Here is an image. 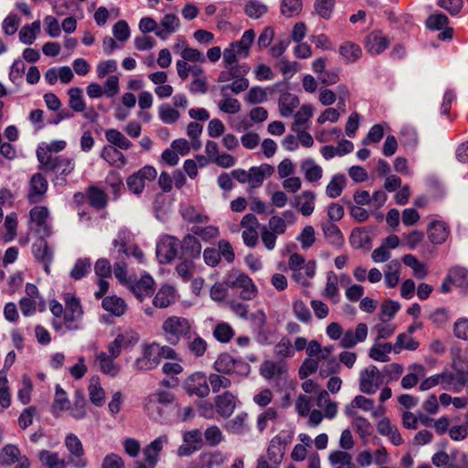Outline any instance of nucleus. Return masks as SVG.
<instances>
[{
	"instance_id": "obj_1",
	"label": "nucleus",
	"mask_w": 468,
	"mask_h": 468,
	"mask_svg": "<svg viewBox=\"0 0 468 468\" xmlns=\"http://www.w3.org/2000/svg\"><path fill=\"white\" fill-rule=\"evenodd\" d=\"M112 251L116 261L113 264V273L120 282H127V264L125 259L133 256L139 263H144V253L132 242V233L126 229H120L116 239H113Z\"/></svg>"
},
{
	"instance_id": "obj_2",
	"label": "nucleus",
	"mask_w": 468,
	"mask_h": 468,
	"mask_svg": "<svg viewBox=\"0 0 468 468\" xmlns=\"http://www.w3.org/2000/svg\"><path fill=\"white\" fill-rule=\"evenodd\" d=\"M37 157L41 165V168L46 172L58 173L57 176V184H65L66 176L69 175L75 167L72 159L55 155L48 149L38 147L37 150Z\"/></svg>"
},
{
	"instance_id": "obj_3",
	"label": "nucleus",
	"mask_w": 468,
	"mask_h": 468,
	"mask_svg": "<svg viewBox=\"0 0 468 468\" xmlns=\"http://www.w3.org/2000/svg\"><path fill=\"white\" fill-rule=\"evenodd\" d=\"M65 310L62 319H53L52 327L57 332L75 331L80 328V321L83 310L80 300L71 293H65Z\"/></svg>"
},
{
	"instance_id": "obj_4",
	"label": "nucleus",
	"mask_w": 468,
	"mask_h": 468,
	"mask_svg": "<svg viewBox=\"0 0 468 468\" xmlns=\"http://www.w3.org/2000/svg\"><path fill=\"white\" fill-rule=\"evenodd\" d=\"M162 334L170 346H177L181 339H189L193 324L187 318L177 315L168 316L162 324Z\"/></svg>"
},
{
	"instance_id": "obj_5",
	"label": "nucleus",
	"mask_w": 468,
	"mask_h": 468,
	"mask_svg": "<svg viewBox=\"0 0 468 468\" xmlns=\"http://www.w3.org/2000/svg\"><path fill=\"white\" fill-rule=\"evenodd\" d=\"M384 382V376L375 365H369L359 374V390L367 395L375 394Z\"/></svg>"
},
{
	"instance_id": "obj_6",
	"label": "nucleus",
	"mask_w": 468,
	"mask_h": 468,
	"mask_svg": "<svg viewBox=\"0 0 468 468\" xmlns=\"http://www.w3.org/2000/svg\"><path fill=\"white\" fill-rule=\"evenodd\" d=\"M159 405H175L179 410L176 396L170 391L158 390L147 398L145 408L148 414L154 419H162L163 417Z\"/></svg>"
},
{
	"instance_id": "obj_7",
	"label": "nucleus",
	"mask_w": 468,
	"mask_h": 468,
	"mask_svg": "<svg viewBox=\"0 0 468 468\" xmlns=\"http://www.w3.org/2000/svg\"><path fill=\"white\" fill-rule=\"evenodd\" d=\"M159 364L156 342L143 344L141 356L135 359L133 367L138 371H149L157 367Z\"/></svg>"
},
{
	"instance_id": "obj_8",
	"label": "nucleus",
	"mask_w": 468,
	"mask_h": 468,
	"mask_svg": "<svg viewBox=\"0 0 468 468\" xmlns=\"http://www.w3.org/2000/svg\"><path fill=\"white\" fill-rule=\"evenodd\" d=\"M156 176L157 171L154 166L144 165L129 176L126 179V184L131 192L135 195H141L145 187L146 182L154 180Z\"/></svg>"
},
{
	"instance_id": "obj_9",
	"label": "nucleus",
	"mask_w": 468,
	"mask_h": 468,
	"mask_svg": "<svg viewBox=\"0 0 468 468\" xmlns=\"http://www.w3.org/2000/svg\"><path fill=\"white\" fill-rule=\"evenodd\" d=\"M228 284L235 289L240 290L239 296L243 300H253L258 293L256 285L252 280L243 272H235L229 276Z\"/></svg>"
},
{
	"instance_id": "obj_10",
	"label": "nucleus",
	"mask_w": 468,
	"mask_h": 468,
	"mask_svg": "<svg viewBox=\"0 0 468 468\" xmlns=\"http://www.w3.org/2000/svg\"><path fill=\"white\" fill-rule=\"evenodd\" d=\"M179 240L170 235L163 236L156 245V257L161 264L170 263L178 253Z\"/></svg>"
},
{
	"instance_id": "obj_11",
	"label": "nucleus",
	"mask_w": 468,
	"mask_h": 468,
	"mask_svg": "<svg viewBox=\"0 0 468 468\" xmlns=\"http://www.w3.org/2000/svg\"><path fill=\"white\" fill-rule=\"evenodd\" d=\"M121 283L128 286L140 302H143L146 297L152 296L154 292L155 282L148 274L143 275L138 280H132L127 277V282Z\"/></svg>"
},
{
	"instance_id": "obj_12",
	"label": "nucleus",
	"mask_w": 468,
	"mask_h": 468,
	"mask_svg": "<svg viewBox=\"0 0 468 468\" xmlns=\"http://www.w3.org/2000/svg\"><path fill=\"white\" fill-rule=\"evenodd\" d=\"M47 237L41 236L32 244V254L39 264L43 265L47 274L50 273V265L54 260V250L46 240Z\"/></svg>"
},
{
	"instance_id": "obj_13",
	"label": "nucleus",
	"mask_w": 468,
	"mask_h": 468,
	"mask_svg": "<svg viewBox=\"0 0 468 468\" xmlns=\"http://www.w3.org/2000/svg\"><path fill=\"white\" fill-rule=\"evenodd\" d=\"M65 446L69 452V460L75 468H86L88 460L84 457V449L80 440L73 433L65 438Z\"/></svg>"
},
{
	"instance_id": "obj_14",
	"label": "nucleus",
	"mask_w": 468,
	"mask_h": 468,
	"mask_svg": "<svg viewBox=\"0 0 468 468\" xmlns=\"http://www.w3.org/2000/svg\"><path fill=\"white\" fill-rule=\"evenodd\" d=\"M184 389L190 396H197L198 398H206L208 396L210 388L207 383V378L205 374L196 372L190 375L184 382Z\"/></svg>"
},
{
	"instance_id": "obj_15",
	"label": "nucleus",
	"mask_w": 468,
	"mask_h": 468,
	"mask_svg": "<svg viewBox=\"0 0 468 468\" xmlns=\"http://www.w3.org/2000/svg\"><path fill=\"white\" fill-rule=\"evenodd\" d=\"M240 227L242 228V239L246 246L253 248L257 245L259 239L258 229L260 222L255 215L249 213L246 214L241 221Z\"/></svg>"
},
{
	"instance_id": "obj_16",
	"label": "nucleus",
	"mask_w": 468,
	"mask_h": 468,
	"mask_svg": "<svg viewBox=\"0 0 468 468\" xmlns=\"http://www.w3.org/2000/svg\"><path fill=\"white\" fill-rule=\"evenodd\" d=\"M48 186V180L42 174H34L30 178L27 195L28 202L30 204L41 203L45 199Z\"/></svg>"
},
{
	"instance_id": "obj_17",
	"label": "nucleus",
	"mask_w": 468,
	"mask_h": 468,
	"mask_svg": "<svg viewBox=\"0 0 468 468\" xmlns=\"http://www.w3.org/2000/svg\"><path fill=\"white\" fill-rule=\"evenodd\" d=\"M30 220L36 225V231L44 237H50L52 228L48 222L49 211L45 206H36L29 212Z\"/></svg>"
},
{
	"instance_id": "obj_18",
	"label": "nucleus",
	"mask_w": 468,
	"mask_h": 468,
	"mask_svg": "<svg viewBox=\"0 0 468 468\" xmlns=\"http://www.w3.org/2000/svg\"><path fill=\"white\" fill-rule=\"evenodd\" d=\"M139 341V335L133 332L118 334L113 341L108 345V355L117 358L123 348L133 346Z\"/></svg>"
},
{
	"instance_id": "obj_19",
	"label": "nucleus",
	"mask_w": 468,
	"mask_h": 468,
	"mask_svg": "<svg viewBox=\"0 0 468 468\" xmlns=\"http://www.w3.org/2000/svg\"><path fill=\"white\" fill-rule=\"evenodd\" d=\"M367 335V325L365 323H359L355 329L350 328L345 331L340 341V346L346 349L353 348L358 343L364 342Z\"/></svg>"
},
{
	"instance_id": "obj_20",
	"label": "nucleus",
	"mask_w": 468,
	"mask_h": 468,
	"mask_svg": "<svg viewBox=\"0 0 468 468\" xmlns=\"http://www.w3.org/2000/svg\"><path fill=\"white\" fill-rule=\"evenodd\" d=\"M389 45L387 36L380 30H374L365 37L364 46L367 53L373 56L381 54Z\"/></svg>"
},
{
	"instance_id": "obj_21",
	"label": "nucleus",
	"mask_w": 468,
	"mask_h": 468,
	"mask_svg": "<svg viewBox=\"0 0 468 468\" xmlns=\"http://www.w3.org/2000/svg\"><path fill=\"white\" fill-rule=\"evenodd\" d=\"M237 402V397L229 391H225L221 395H218L214 400L217 412L223 418H229L232 415L236 409Z\"/></svg>"
},
{
	"instance_id": "obj_22",
	"label": "nucleus",
	"mask_w": 468,
	"mask_h": 468,
	"mask_svg": "<svg viewBox=\"0 0 468 468\" xmlns=\"http://www.w3.org/2000/svg\"><path fill=\"white\" fill-rule=\"evenodd\" d=\"M179 245L183 255L189 260L198 259L201 255L202 245L197 238L192 233L184 236Z\"/></svg>"
},
{
	"instance_id": "obj_23",
	"label": "nucleus",
	"mask_w": 468,
	"mask_h": 468,
	"mask_svg": "<svg viewBox=\"0 0 468 468\" xmlns=\"http://www.w3.org/2000/svg\"><path fill=\"white\" fill-rule=\"evenodd\" d=\"M168 442V436L163 434L143 449L144 460L157 464L164 445Z\"/></svg>"
},
{
	"instance_id": "obj_24",
	"label": "nucleus",
	"mask_w": 468,
	"mask_h": 468,
	"mask_svg": "<svg viewBox=\"0 0 468 468\" xmlns=\"http://www.w3.org/2000/svg\"><path fill=\"white\" fill-rule=\"evenodd\" d=\"M321 228L327 242L335 247L341 248L345 243V238L337 225L331 221L322 222Z\"/></svg>"
},
{
	"instance_id": "obj_25",
	"label": "nucleus",
	"mask_w": 468,
	"mask_h": 468,
	"mask_svg": "<svg viewBox=\"0 0 468 468\" xmlns=\"http://www.w3.org/2000/svg\"><path fill=\"white\" fill-rule=\"evenodd\" d=\"M274 172V167L268 164H262L260 166H252L249 170V184L251 188L260 187L266 176H271Z\"/></svg>"
},
{
	"instance_id": "obj_26",
	"label": "nucleus",
	"mask_w": 468,
	"mask_h": 468,
	"mask_svg": "<svg viewBox=\"0 0 468 468\" xmlns=\"http://www.w3.org/2000/svg\"><path fill=\"white\" fill-rule=\"evenodd\" d=\"M377 430L380 435L388 437L394 445L399 446L403 443L398 428L391 423L388 418L381 419L377 425Z\"/></svg>"
},
{
	"instance_id": "obj_27",
	"label": "nucleus",
	"mask_w": 468,
	"mask_h": 468,
	"mask_svg": "<svg viewBox=\"0 0 468 468\" xmlns=\"http://www.w3.org/2000/svg\"><path fill=\"white\" fill-rule=\"evenodd\" d=\"M86 197L90 206L96 210L105 208L109 200V197L106 192L95 186H90L87 187Z\"/></svg>"
},
{
	"instance_id": "obj_28",
	"label": "nucleus",
	"mask_w": 468,
	"mask_h": 468,
	"mask_svg": "<svg viewBox=\"0 0 468 468\" xmlns=\"http://www.w3.org/2000/svg\"><path fill=\"white\" fill-rule=\"evenodd\" d=\"M180 27L179 18L174 14H166L160 22V27L155 31V35L165 40L170 35L177 31Z\"/></svg>"
},
{
	"instance_id": "obj_29",
	"label": "nucleus",
	"mask_w": 468,
	"mask_h": 468,
	"mask_svg": "<svg viewBox=\"0 0 468 468\" xmlns=\"http://www.w3.org/2000/svg\"><path fill=\"white\" fill-rule=\"evenodd\" d=\"M120 150L112 145H105L101 151V157L109 165L117 168H122L126 165L127 159Z\"/></svg>"
},
{
	"instance_id": "obj_30",
	"label": "nucleus",
	"mask_w": 468,
	"mask_h": 468,
	"mask_svg": "<svg viewBox=\"0 0 468 468\" xmlns=\"http://www.w3.org/2000/svg\"><path fill=\"white\" fill-rule=\"evenodd\" d=\"M176 302V290L170 285H163L159 288L153 299L155 308H166Z\"/></svg>"
},
{
	"instance_id": "obj_31",
	"label": "nucleus",
	"mask_w": 468,
	"mask_h": 468,
	"mask_svg": "<svg viewBox=\"0 0 468 468\" xmlns=\"http://www.w3.org/2000/svg\"><path fill=\"white\" fill-rule=\"evenodd\" d=\"M314 200L315 194L313 191L306 190L295 197L293 205L302 215L307 217L314 210Z\"/></svg>"
},
{
	"instance_id": "obj_32",
	"label": "nucleus",
	"mask_w": 468,
	"mask_h": 468,
	"mask_svg": "<svg viewBox=\"0 0 468 468\" xmlns=\"http://www.w3.org/2000/svg\"><path fill=\"white\" fill-rule=\"evenodd\" d=\"M449 228L442 221H434L428 227V237L431 243L441 244L449 236Z\"/></svg>"
},
{
	"instance_id": "obj_33",
	"label": "nucleus",
	"mask_w": 468,
	"mask_h": 468,
	"mask_svg": "<svg viewBox=\"0 0 468 468\" xmlns=\"http://www.w3.org/2000/svg\"><path fill=\"white\" fill-rule=\"evenodd\" d=\"M114 357L109 356L106 352H100L96 355V360L100 370L106 375L115 377L120 371L119 366L114 362Z\"/></svg>"
},
{
	"instance_id": "obj_34",
	"label": "nucleus",
	"mask_w": 468,
	"mask_h": 468,
	"mask_svg": "<svg viewBox=\"0 0 468 468\" xmlns=\"http://www.w3.org/2000/svg\"><path fill=\"white\" fill-rule=\"evenodd\" d=\"M339 54L346 63H355L361 58L362 49L357 44L346 41L339 47Z\"/></svg>"
},
{
	"instance_id": "obj_35",
	"label": "nucleus",
	"mask_w": 468,
	"mask_h": 468,
	"mask_svg": "<svg viewBox=\"0 0 468 468\" xmlns=\"http://www.w3.org/2000/svg\"><path fill=\"white\" fill-rule=\"evenodd\" d=\"M105 138L112 146L121 150H128L133 146V143L117 129L106 130Z\"/></svg>"
},
{
	"instance_id": "obj_36",
	"label": "nucleus",
	"mask_w": 468,
	"mask_h": 468,
	"mask_svg": "<svg viewBox=\"0 0 468 468\" xmlns=\"http://www.w3.org/2000/svg\"><path fill=\"white\" fill-rule=\"evenodd\" d=\"M38 459L46 468H66L67 462L60 458L58 452L42 450L38 452Z\"/></svg>"
},
{
	"instance_id": "obj_37",
	"label": "nucleus",
	"mask_w": 468,
	"mask_h": 468,
	"mask_svg": "<svg viewBox=\"0 0 468 468\" xmlns=\"http://www.w3.org/2000/svg\"><path fill=\"white\" fill-rule=\"evenodd\" d=\"M101 305L105 311L115 316H122L124 314L127 308L125 302L116 295L105 297L102 300Z\"/></svg>"
},
{
	"instance_id": "obj_38",
	"label": "nucleus",
	"mask_w": 468,
	"mask_h": 468,
	"mask_svg": "<svg viewBox=\"0 0 468 468\" xmlns=\"http://www.w3.org/2000/svg\"><path fill=\"white\" fill-rule=\"evenodd\" d=\"M254 329L258 333V341L261 344L268 343L266 335L267 317L262 310H258L251 314L250 317Z\"/></svg>"
},
{
	"instance_id": "obj_39",
	"label": "nucleus",
	"mask_w": 468,
	"mask_h": 468,
	"mask_svg": "<svg viewBox=\"0 0 468 468\" xmlns=\"http://www.w3.org/2000/svg\"><path fill=\"white\" fill-rule=\"evenodd\" d=\"M316 404L320 408H324V417L327 419H334L337 414V404L331 400L328 391L323 389L319 391L317 396Z\"/></svg>"
},
{
	"instance_id": "obj_40",
	"label": "nucleus",
	"mask_w": 468,
	"mask_h": 468,
	"mask_svg": "<svg viewBox=\"0 0 468 468\" xmlns=\"http://www.w3.org/2000/svg\"><path fill=\"white\" fill-rule=\"evenodd\" d=\"M40 20H36L31 24L23 26L19 31V40L26 45L33 44L37 36L40 33Z\"/></svg>"
},
{
	"instance_id": "obj_41",
	"label": "nucleus",
	"mask_w": 468,
	"mask_h": 468,
	"mask_svg": "<svg viewBox=\"0 0 468 468\" xmlns=\"http://www.w3.org/2000/svg\"><path fill=\"white\" fill-rule=\"evenodd\" d=\"M400 262L398 260L389 261L384 270L385 283L388 288H394L399 282Z\"/></svg>"
},
{
	"instance_id": "obj_42",
	"label": "nucleus",
	"mask_w": 468,
	"mask_h": 468,
	"mask_svg": "<svg viewBox=\"0 0 468 468\" xmlns=\"http://www.w3.org/2000/svg\"><path fill=\"white\" fill-rule=\"evenodd\" d=\"M187 341L186 346L188 351L195 357H202L207 350V343L197 333L192 332V335Z\"/></svg>"
},
{
	"instance_id": "obj_43",
	"label": "nucleus",
	"mask_w": 468,
	"mask_h": 468,
	"mask_svg": "<svg viewBox=\"0 0 468 468\" xmlns=\"http://www.w3.org/2000/svg\"><path fill=\"white\" fill-rule=\"evenodd\" d=\"M394 350V346L390 343H376L371 346L369 350V357L378 362H388L389 353Z\"/></svg>"
},
{
	"instance_id": "obj_44",
	"label": "nucleus",
	"mask_w": 468,
	"mask_h": 468,
	"mask_svg": "<svg viewBox=\"0 0 468 468\" xmlns=\"http://www.w3.org/2000/svg\"><path fill=\"white\" fill-rule=\"evenodd\" d=\"M447 281L457 287L467 288L468 270L461 266L451 268L447 274Z\"/></svg>"
},
{
	"instance_id": "obj_45",
	"label": "nucleus",
	"mask_w": 468,
	"mask_h": 468,
	"mask_svg": "<svg viewBox=\"0 0 468 468\" xmlns=\"http://www.w3.org/2000/svg\"><path fill=\"white\" fill-rule=\"evenodd\" d=\"M255 38V33L252 29L246 30L241 38L238 41L232 42L231 45L237 49V53L240 58L249 56L250 48Z\"/></svg>"
},
{
	"instance_id": "obj_46",
	"label": "nucleus",
	"mask_w": 468,
	"mask_h": 468,
	"mask_svg": "<svg viewBox=\"0 0 468 468\" xmlns=\"http://www.w3.org/2000/svg\"><path fill=\"white\" fill-rule=\"evenodd\" d=\"M301 169L304 174V178L308 182H317L323 176V169L316 165L313 159H306L302 162Z\"/></svg>"
},
{
	"instance_id": "obj_47",
	"label": "nucleus",
	"mask_w": 468,
	"mask_h": 468,
	"mask_svg": "<svg viewBox=\"0 0 468 468\" xmlns=\"http://www.w3.org/2000/svg\"><path fill=\"white\" fill-rule=\"evenodd\" d=\"M349 241L355 249H369L371 238L364 228H357L353 229Z\"/></svg>"
},
{
	"instance_id": "obj_48",
	"label": "nucleus",
	"mask_w": 468,
	"mask_h": 468,
	"mask_svg": "<svg viewBox=\"0 0 468 468\" xmlns=\"http://www.w3.org/2000/svg\"><path fill=\"white\" fill-rule=\"evenodd\" d=\"M329 463L336 468H355L352 455L346 451H334L329 454Z\"/></svg>"
},
{
	"instance_id": "obj_49",
	"label": "nucleus",
	"mask_w": 468,
	"mask_h": 468,
	"mask_svg": "<svg viewBox=\"0 0 468 468\" xmlns=\"http://www.w3.org/2000/svg\"><path fill=\"white\" fill-rule=\"evenodd\" d=\"M346 185V178L343 174L335 175L326 186L325 193L330 198L338 197Z\"/></svg>"
},
{
	"instance_id": "obj_50",
	"label": "nucleus",
	"mask_w": 468,
	"mask_h": 468,
	"mask_svg": "<svg viewBox=\"0 0 468 468\" xmlns=\"http://www.w3.org/2000/svg\"><path fill=\"white\" fill-rule=\"evenodd\" d=\"M86 399L80 391H76L72 407H69V415L77 420H83L87 415Z\"/></svg>"
},
{
	"instance_id": "obj_51",
	"label": "nucleus",
	"mask_w": 468,
	"mask_h": 468,
	"mask_svg": "<svg viewBox=\"0 0 468 468\" xmlns=\"http://www.w3.org/2000/svg\"><path fill=\"white\" fill-rule=\"evenodd\" d=\"M69 409V400L66 391L59 386H56L55 398L52 403V412L54 415L58 416L61 411Z\"/></svg>"
},
{
	"instance_id": "obj_52",
	"label": "nucleus",
	"mask_w": 468,
	"mask_h": 468,
	"mask_svg": "<svg viewBox=\"0 0 468 468\" xmlns=\"http://www.w3.org/2000/svg\"><path fill=\"white\" fill-rule=\"evenodd\" d=\"M190 230L196 238H200L205 242H209L219 236L218 228L212 225L206 227L193 226Z\"/></svg>"
},
{
	"instance_id": "obj_53",
	"label": "nucleus",
	"mask_w": 468,
	"mask_h": 468,
	"mask_svg": "<svg viewBox=\"0 0 468 468\" xmlns=\"http://www.w3.org/2000/svg\"><path fill=\"white\" fill-rule=\"evenodd\" d=\"M235 358L228 353L220 354L214 362L213 368L216 372L225 375H232Z\"/></svg>"
},
{
	"instance_id": "obj_54",
	"label": "nucleus",
	"mask_w": 468,
	"mask_h": 468,
	"mask_svg": "<svg viewBox=\"0 0 468 468\" xmlns=\"http://www.w3.org/2000/svg\"><path fill=\"white\" fill-rule=\"evenodd\" d=\"M259 458H263L273 466L279 467L283 459V451L282 450L280 443H276L274 441H271L267 449L266 454L261 455Z\"/></svg>"
},
{
	"instance_id": "obj_55",
	"label": "nucleus",
	"mask_w": 468,
	"mask_h": 468,
	"mask_svg": "<svg viewBox=\"0 0 468 468\" xmlns=\"http://www.w3.org/2000/svg\"><path fill=\"white\" fill-rule=\"evenodd\" d=\"M90 400L97 407L101 406L105 400L104 389L101 387L98 378H92L88 388Z\"/></svg>"
},
{
	"instance_id": "obj_56",
	"label": "nucleus",
	"mask_w": 468,
	"mask_h": 468,
	"mask_svg": "<svg viewBox=\"0 0 468 468\" xmlns=\"http://www.w3.org/2000/svg\"><path fill=\"white\" fill-rule=\"evenodd\" d=\"M402 261L405 265L410 267L413 271V274L418 279H423L427 273V267L425 264L420 262L414 255L406 254L402 258Z\"/></svg>"
},
{
	"instance_id": "obj_57",
	"label": "nucleus",
	"mask_w": 468,
	"mask_h": 468,
	"mask_svg": "<svg viewBox=\"0 0 468 468\" xmlns=\"http://www.w3.org/2000/svg\"><path fill=\"white\" fill-rule=\"evenodd\" d=\"M411 368L413 372L405 375L401 379L403 388L408 389L415 387L419 381V378L423 377L425 374V368L422 365L414 364Z\"/></svg>"
},
{
	"instance_id": "obj_58",
	"label": "nucleus",
	"mask_w": 468,
	"mask_h": 468,
	"mask_svg": "<svg viewBox=\"0 0 468 468\" xmlns=\"http://www.w3.org/2000/svg\"><path fill=\"white\" fill-rule=\"evenodd\" d=\"M32 390L33 383L30 377L27 374L22 375L21 386L17 392V398L22 404L27 405L31 401Z\"/></svg>"
},
{
	"instance_id": "obj_59",
	"label": "nucleus",
	"mask_w": 468,
	"mask_h": 468,
	"mask_svg": "<svg viewBox=\"0 0 468 468\" xmlns=\"http://www.w3.org/2000/svg\"><path fill=\"white\" fill-rule=\"evenodd\" d=\"M224 375L225 374L211 373L207 377L208 386L211 388L213 393H218L220 389L230 388L231 380Z\"/></svg>"
},
{
	"instance_id": "obj_60",
	"label": "nucleus",
	"mask_w": 468,
	"mask_h": 468,
	"mask_svg": "<svg viewBox=\"0 0 468 468\" xmlns=\"http://www.w3.org/2000/svg\"><path fill=\"white\" fill-rule=\"evenodd\" d=\"M299 101L296 97L290 93L283 94L279 101L281 115L289 117L292 114L293 110L297 107Z\"/></svg>"
},
{
	"instance_id": "obj_61",
	"label": "nucleus",
	"mask_w": 468,
	"mask_h": 468,
	"mask_svg": "<svg viewBox=\"0 0 468 468\" xmlns=\"http://www.w3.org/2000/svg\"><path fill=\"white\" fill-rule=\"evenodd\" d=\"M419 347V342L412 338L406 333L399 334L397 336L396 343L394 345L395 353H399L401 349H407L414 351Z\"/></svg>"
},
{
	"instance_id": "obj_62",
	"label": "nucleus",
	"mask_w": 468,
	"mask_h": 468,
	"mask_svg": "<svg viewBox=\"0 0 468 468\" xmlns=\"http://www.w3.org/2000/svg\"><path fill=\"white\" fill-rule=\"evenodd\" d=\"M249 80L245 78H237L230 84H226L220 87V95L227 96L230 91L234 94H239L249 88Z\"/></svg>"
},
{
	"instance_id": "obj_63",
	"label": "nucleus",
	"mask_w": 468,
	"mask_h": 468,
	"mask_svg": "<svg viewBox=\"0 0 468 468\" xmlns=\"http://www.w3.org/2000/svg\"><path fill=\"white\" fill-rule=\"evenodd\" d=\"M68 94L69 97V105L74 111L78 112H84L85 102L82 97V90L80 88L75 87L70 88L68 90Z\"/></svg>"
},
{
	"instance_id": "obj_64",
	"label": "nucleus",
	"mask_w": 468,
	"mask_h": 468,
	"mask_svg": "<svg viewBox=\"0 0 468 468\" xmlns=\"http://www.w3.org/2000/svg\"><path fill=\"white\" fill-rule=\"evenodd\" d=\"M158 115L160 120L166 124L175 123L180 118V112L169 104H162L158 109Z\"/></svg>"
}]
</instances>
